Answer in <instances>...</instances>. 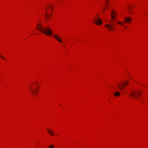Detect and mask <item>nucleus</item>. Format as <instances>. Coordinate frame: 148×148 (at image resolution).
I'll list each match as a JSON object with an SVG mask.
<instances>
[{
    "instance_id": "obj_17",
    "label": "nucleus",
    "mask_w": 148,
    "mask_h": 148,
    "mask_svg": "<svg viewBox=\"0 0 148 148\" xmlns=\"http://www.w3.org/2000/svg\"><path fill=\"white\" fill-rule=\"evenodd\" d=\"M0 56L3 59H5V58L4 57H3V56H1L0 55Z\"/></svg>"
},
{
    "instance_id": "obj_5",
    "label": "nucleus",
    "mask_w": 148,
    "mask_h": 148,
    "mask_svg": "<svg viewBox=\"0 0 148 148\" xmlns=\"http://www.w3.org/2000/svg\"><path fill=\"white\" fill-rule=\"evenodd\" d=\"M104 26L106 27L110 30H113L114 29V27L110 24L106 25Z\"/></svg>"
},
{
    "instance_id": "obj_6",
    "label": "nucleus",
    "mask_w": 148,
    "mask_h": 148,
    "mask_svg": "<svg viewBox=\"0 0 148 148\" xmlns=\"http://www.w3.org/2000/svg\"><path fill=\"white\" fill-rule=\"evenodd\" d=\"M30 89L31 90L32 94L34 96L36 95L38 92V90L37 89H33L32 87H30Z\"/></svg>"
},
{
    "instance_id": "obj_10",
    "label": "nucleus",
    "mask_w": 148,
    "mask_h": 148,
    "mask_svg": "<svg viewBox=\"0 0 148 148\" xmlns=\"http://www.w3.org/2000/svg\"><path fill=\"white\" fill-rule=\"evenodd\" d=\"M120 95V92H114V96H116L117 97L119 96Z\"/></svg>"
},
{
    "instance_id": "obj_8",
    "label": "nucleus",
    "mask_w": 148,
    "mask_h": 148,
    "mask_svg": "<svg viewBox=\"0 0 148 148\" xmlns=\"http://www.w3.org/2000/svg\"><path fill=\"white\" fill-rule=\"evenodd\" d=\"M132 18L130 17H127L125 18L124 20V22L125 23H127V22L131 21Z\"/></svg>"
},
{
    "instance_id": "obj_2",
    "label": "nucleus",
    "mask_w": 148,
    "mask_h": 148,
    "mask_svg": "<svg viewBox=\"0 0 148 148\" xmlns=\"http://www.w3.org/2000/svg\"><path fill=\"white\" fill-rule=\"evenodd\" d=\"M129 93L130 96L134 98L138 97L139 95H140V92H138L136 90L130 91Z\"/></svg>"
},
{
    "instance_id": "obj_20",
    "label": "nucleus",
    "mask_w": 148,
    "mask_h": 148,
    "mask_svg": "<svg viewBox=\"0 0 148 148\" xmlns=\"http://www.w3.org/2000/svg\"><path fill=\"white\" fill-rule=\"evenodd\" d=\"M130 14H131V13H132V12H130Z\"/></svg>"
},
{
    "instance_id": "obj_1",
    "label": "nucleus",
    "mask_w": 148,
    "mask_h": 148,
    "mask_svg": "<svg viewBox=\"0 0 148 148\" xmlns=\"http://www.w3.org/2000/svg\"><path fill=\"white\" fill-rule=\"evenodd\" d=\"M37 25L36 28L38 30L48 36H50L52 34V31L49 27H45L43 28L42 25L40 23H37Z\"/></svg>"
},
{
    "instance_id": "obj_7",
    "label": "nucleus",
    "mask_w": 148,
    "mask_h": 148,
    "mask_svg": "<svg viewBox=\"0 0 148 148\" xmlns=\"http://www.w3.org/2000/svg\"><path fill=\"white\" fill-rule=\"evenodd\" d=\"M54 37L60 43L62 42V39L60 37L56 34H54Z\"/></svg>"
},
{
    "instance_id": "obj_12",
    "label": "nucleus",
    "mask_w": 148,
    "mask_h": 148,
    "mask_svg": "<svg viewBox=\"0 0 148 148\" xmlns=\"http://www.w3.org/2000/svg\"><path fill=\"white\" fill-rule=\"evenodd\" d=\"M45 16H46V18L47 19L49 17V15L47 14L46 12H45Z\"/></svg>"
},
{
    "instance_id": "obj_9",
    "label": "nucleus",
    "mask_w": 148,
    "mask_h": 148,
    "mask_svg": "<svg viewBox=\"0 0 148 148\" xmlns=\"http://www.w3.org/2000/svg\"><path fill=\"white\" fill-rule=\"evenodd\" d=\"M48 133L52 136H53L54 135V134L53 133V131L52 130H48Z\"/></svg>"
},
{
    "instance_id": "obj_11",
    "label": "nucleus",
    "mask_w": 148,
    "mask_h": 148,
    "mask_svg": "<svg viewBox=\"0 0 148 148\" xmlns=\"http://www.w3.org/2000/svg\"><path fill=\"white\" fill-rule=\"evenodd\" d=\"M116 18V16H113V13L112 14V19L113 20L115 19Z\"/></svg>"
},
{
    "instance_id": "obj_18",
    "label": "nucleus",
    "mask_w": 148,
    "mask_h": 148,
    "mask_svg": "<svg viewBox=\"0 0 148 148\" xmlns=\"http://www.w3.org/2000/svg\"><path fill=\"white\" fill-rule=\"evenodd\" d=\"M128 11H130V9H128Z\"/></svg>"
},
{
    "instance_id": "obj_4",
    "label": "nucleus",
    "mask_w": 148,
    "mask_h": 148,
    "mask_svg": "<svg viewBox=\"0 0 148 148\" xmlns=\"http://www.w3.org/2000/svg\"><path fill=\"white\" fill-rule=\"evenodd\" d=\"M93 21L95 24L99 25H101L103 22L102 20L99 18H97V19L94 18Z\"/></svg>"
},
{
    "instance_id": "obj_15",
    "label": "nucleus",
    "mask_w": 148,
    "mask_h": 148,
    "mask_svg": "<svg viewBox=\"0 0 148 148\" xmlns=\"http://www.w3.org/2000/svg\"><path fill=\"white\" fill-rule=\"evenodd\" d=\"M109 0H105V1H106L105 4L106 5H107L108 3L109 2Z\"/></svg>"
},
{
    "instance_id": "obj_16",
    "label": "nucleus",
    "mask_w": 148,
    "mask_h": 148,
    "mask_svg": "<svg viewBox=\"0 0 148 148\" xmlns=\"http://www.w3.org/2000/svg\"><path fill=\"white\" fill-rule=\"evenodd\" d=\"M118 23L119 24H120L121 25H123V23H122V22H120V21H118Z\"/></svg>"
},
{
    "instance_id": "obj_13",
    "label": "nucleus",
    "mask_w": 148,
    "mask_h": 148,
    "mask_svg": "<svg viewBox=\"0 0 148 148\" xmlns=\"http://www.w3.org/2000/svg\"><path fill=\"white\" fill-rule=\"evenodd\" d=\"M49 148H54L53 145H51L49 146Z\"/></svg>"
},
{
    "instance_id": "obj_3",
    "label": "nucleus",
    "mask_w": 148,
    "mask_h": 148,
    "mask_svg": "<svg viewBox=\"0 0 148 148\" xmlns=\"http://www.w3.org/2000/svg\"><path fill=\"white\" fill-rule=\"evenodd\" d=\"M129 83V81L127 80H126L125 82H124V83L119 84H118V87L120 89H124L125 87L127 86Z\"/></svg>"
},
{
    "instance_id": "obj_14",
    "label": "nucleus",
    "mask_w": 148,
    "mask_h": 148,
    "mask_svg": "<svg viewBox=\"0 0 148 148\" xmlns=\"http://www.w3.org/2000/svg\"><path fill=\"white\" fill-rule=\"evenodd\" d=\"M112 13H113V16H116V13H115V12H114V11H113V10H112V13H111V14H112Z\"/></svg>"
},
{
    "instance_id": "obj_19",
    "label": "nucleus",
    "mask_w": 148,
    "mask_h": 148,
    "mask_svg": "<svg viewBox=\"0 0 148 148\" xmlns=\"http://www.w3.org/2000/svg\"><path fill=\"white\" fill-rule=\"evenodd\" d=\"M49 6H50V7H51V5H49Z\"/></svg>"
}]
</instances>
